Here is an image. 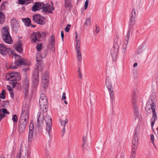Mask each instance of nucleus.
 <instances>
[{
  "label": "nucleus",
  "instance_id": "f257e3e1",
  "mask_svg": "<svg viewBox=\"0 0 158 158\" xmlns=\"http://www.w3.org/2000/svg\"><path fill=\"white\" fill-rule=\"evenodd\" d=\"M155 101V100L154 98L150 97L147 103L146 107V111L147 112H148V113H150L151 110H152V117L151 120V125L152 128L153 127L155 121L157 118V115L155 111L156 105L154 103Z\"/></svg>",
  "mask_w": 158,
  "mask_h": 158
},
{
  "label": "nucleus",
  "instance_id": "f03ea898",
  "mask_svg": "<svg viewBox=\"0 0 158 158\" xmlns=\"http://www.w3.org/2000/svg\"><path fill=\"white\" fill-rule=\"evenodd\" d=\"M9 76L8 80L10 81L9 84L11 86L7 85L6 88L9 91L11 92L17 84V81L20 80V76L19 72L11 73L10 74Z\"/></svg>",
  "mask_w": 158,
  "mask_h": 158
},
{
  "label": "nucleus",
  "instance_id": "7ed1b4c3",
  "mask_svg": "<svg viewBox=\"0 0 158 158\" xmlns=\"http://www.w3.org/2000/svg\"><path fill=\"white\" fill-rule=\"evenodd\" d=\"M1 32L2 38L4 41L8 44H11L13 43V40L10 35L8 28H3Z\"/></svg>",
  "mask_w": 158,
  "mask_h": 158
},
{
  "label": "nucleus",
  "instance_id": "20e7f679",
  "mask_svg": "<svg viewBox=\"0 0 158 158\" xmlns=\"http://www.w3.org/2000/svg\"><path fill=\"white\" fill-rule=\"evenodd\" d=\"M45 36V33L43 31L33 33L30 36L31 40L34 43L39 42L41 40V38Z\"/></svg>",
  "mask_w": 158,
  "mask_h": 158
},
{
  "label": "nucleus",
  "instance_id": "39448f33",
  "mask_svg": "<svg viewBox=\"0 0 158 158\" xmlns=\"http://www.w3.org/2000/svg\"><path fill=\"white\" fill-rule=\"evenodd\" d=\"M44 119L46 124V130L49 137L52 135V119L51 117L46 115L44 117Z\"/></svg>",
  "mask_w": 158,
  "mask_h": 158
},
{
  "label": "nucleus",
  "instance_id": "423d86ee",
  "mask_svg": "<svg viewBox=\"0 0 158 158\" xmlns=\"http://www.w3.org/2000/svg\"><path fill=\"white\" fill-rule=\"evenodd\" d=\"M42 88L44 90L48 86L49 77L48 72L47 71L45 72L43 74L42 77Z\"/></svg>",
  "mask_w": 158,
  "mask_h": 158
},
{
  "label": "nucleus",
  "instance_id": "0eeeda50",
  "mask_svg": "<svg viewBox=\"0 0 158 158\" xmlns=\"http://www.w3.org/2000/svg\"><path fill=\"white\" fill-rule=\"evenodd\" d=\"M51 5L49 4L46 3L44 4L43 2L42 11L44 12H48L49 13H52V10H54V8L53 6V4L52 2H51Z\"/></svg>",
  "mask_w": 158,
  "mask_h": 158
},
{
  "label": "nucleus",
  "instance_id": "6e6552de",
  "mask_svg": "<svg viewBox=\"0 0 158 158\" xmlns=\"http://www.w3.org/2000/svg\"><path fill=\"white\" fill-rule=\"evenodd\" d=\"M33 20L34 22L40 25L45 23V18L40 14H35L33 16Z\"/></svg>",
  "mask_w": 158,
  "mask_h": 158
},
{
  "label": "nucleus",
  "instance_id": "1a4fd4ad",
  "mask_svg": "<svg viewBox=\"0 0 158 158\" xmlns=\"http://www.w3.org/2000/svg\"><path fill=\"white\" fill-rule=\"evenodd\" d=\"M118 49V45L115 43L114 44L113 47L111 50L110 53L114 61L115 60L117 57Z\"/></svg>",
  "mask_w": 158,
  "mask_h": 158
},
{
  "label": "nucleus",
  "instance_id": "9d476101",
  "mask_svg": "<svg viewBox=\"0 0 158 158\" xmlns=\"http://www.w3.org/2000/svg\"><path fill=\"white\" fill-rule=\"evenodd\" d=\"M29 118L28 113L27 111H24L23 112L20 118L19 122L27 124L28 122Z\"/></svg>",
  "mask_w": 158,
  "mask_h": 158
},
{
  "label": "nucleus",
  "instance_id": "9b49d317",
  "mask_svg": "<svg viewBox=\"0 0 158 158\" xmlns=\"http://www.w3.org/2000/svg\"><path fill=\"white\" fill-rule=\"evenodd\" d=\"M76 48L77 52L78 59L80 62H81V55L80 48V42L79 40H77V36L76 32Z\"/></svg>",
  "mask_w": 158,
  "mask_h": 158
},
{
  "label": "nucleus",
  "instance_id": "f8f14e48",
  "mask_svg": "<svg viewBox=\"0 0 158 158\" xmlns=\"http://www.w3.org/2000/svg\"><path fill=\"white\" fill-rule=\"evenodd\" d=\"M138 133L136 130H135L134 132L132 141V148H137L138 144Z\"/></svg>",
  "mask_w": 158,
  "mask_h": 158
},
{
  "label": "nucleus",
  "instance_id": "ddd939ff",
  "mask_svg": "<svg viewBox=\"0 0 158 158\" xmlns=\"http://www.w3.org/2000/svg\"><path fill=\"white\" fill-rule=\"evenodd\" d=\"M37 125L40 127L43 125L44 115L43 113L38 112L37 114Z\"/></svg>",
  "mask_w": 158,
  "mask_h": 158
},
{
  "label": "nucleus",
  "instance_id": "4468645a",
  "mask_svg": "<svg viewBox=\"0 0 158 158\" xmlns=\"http://www.w3.org/2000/svg\"><path fill=\"white\" fill-rule=\"evenodd\" d=\"M15 64H16V65H15V66L11 65V66L10 68L13 69H16L17 68V66L20 65H26L27 62L26 60L20 58L17 60L15 62Z\"/></svg>",
  "mask_w": 158,
  "mask_h": 158
},
{
  "label": "nucleus",
  "instance_id": "2eb2a0df",
  "mask_svg": "<svg viewBox=\"0 0 158 158\" xmlns=\"http://www.w3.org/2000/svg\"><path fill=\"white\" fill-rule=\"evenodd\" d=\"M11 24L13 30L16 32L19 27L18 22L15 19L13 18L11 21Z\"/></svg>",
  "mask_w": 158,
  "mask_h": 158
},
{
  "label": "nucleus",
  "instance_id": "dca6fc26",
  "mask_svg": "<svg viewBox=\"0 0 158 158\" xmlns=\"http://www.w3.org/2000/svg\"><path fill=\"white\" fill-rule=\"evenodd\" d=\"M40 106L44 105H43L48 104L47 98L44 94H41L39 100Z\"/></svg>",
  "mask_w": 158,
  "mask_h": 158
},
{
  "label": "nucleus",
  "instance_id": "f3484780",
  "mask_svg": "<svg viewBox=\"0 0 158 158\" xmlns=\"http://www.w3.org/2000/svg\"><path fill=\"white\" fill-rule=\"evenodd\" d=\"M43 2H36L32 6L31 10L34 11L39 10L42 8Z\"/></svg>",
  "mask_w": 158,
  "mask_h": 158
},
{
  "label": "nucleus",
  "instance_id": "a211bd4d",
  "mask_svg": "<svg viewBox=\"0 0 158 158\" xmlns=\"http://www.w3.org/2000/svg\"><path fill=\"white\" fill-rule=\"evenodd\" d=\"M8 52L7 48L4 44H0V53L3 55H6Z\"/></svg>",
  "mask_w": 158,
  "mask_h": 158
},
{
  "label": "nucleus",
  "instance_id": "6ab92c4d",
  "mask_svg": "<svg viewBox=\"0 0 158 158\" xmlns=\"http://www.w3.org/2000/svg\"><path fill=\"white\" fill-rule=\"evenodd\" d=\"M29 81L27 79H25L23 82V87L24 89V93L27 94L28 91L29 87Z\"/></svg>",
  "mask_w": 158,
  "mask_h": 158
},
{
  "label": "nucleus",
  "instance_id": "aec40b11",
  "mask_svg": "<svg viewBox=\"0 0 158 158\" xmlns=\"http://www.w3.org/2000/svg\"><path fill=\"white\" fill-rule=\"evenodd\" d=\"M9 112L5 108L0 109V121L3 118L6 114H9Z\"/></svg>",
  "mask_w": 158,
  "mask_h": 158
},
{
  "label": "nucleus",
  "instance_id": "412c9836",
  "mask_svg": "<svg viewBox=\"0 0 158 158\" xmlns=\"http://www.w3.org/2000/svg\"><path fill=\"white\" fill-rule=\"evenodd\" d=\"M136 17V11L135 9H133L131 12L130 17V22L131 24H134Z\"/></svg>",
  "mask_w": 158,
  "mask_h": 158
},
{
  "label": "nucleus",
  "instance_id": "4be33fe9",
  "mask_svg": "<svg viewBox=\"0 0 158 158\" xmlns=\"http://www.w3.org/2000/svg\"><path fill=\"white\" fill-rule=\"evenodd\" d=\"M39 70L38 69H35L33 73L32 80L39 81Z\"/></svg>",
  "mask_w": 158,
  "mask_h": 158
},
{
  "label": "nucleus",
  "instance_id": "5701e85b",
  "mask_svg": "<svg viewBox=\"0 0 158 158\" xmlns=\"http://www.w3.org/2000/svg\"><path fill=\"white\" fill-rule=\"evenodd\" d=\"M19 131L20 133H23L25 131L27 124L19 122Z\"/></svg>",
  "mask_w": 158,
  "mask_h": 158
},
{
  "label": "nucleus",
  "instance_id": "b1692460",
  "mask_svg": "<svg viewBox=\"0 0 158 158\" xmlns=\"http://www.w3.org/2000/svg\"><path fill=\"white\" fill-rule=\"evenodd\" d=\"M26 154V150L23 151L21 149L19 152L18 153L16 158H25Z\"/></svg>",
  "mask_w": 158,
  "mask_h": 158
},
{
  "label": "nucleus",
  "instance_id": "393cba45",
  "mask_svg": "<svg viewBox=\"0 0 158 158\" xmlns=\"http://www.w3.org/2000/svg\"><path fill=\"white\" fill-rule=\"evenodd\" d=\"M33 127H30L29 134L28 136V141L29 142H31L33 139Z\"/></svg>",
  "mask_w": 158,
  "mask_h": 158
},
{
  "label": "nucleus",
  "instance_id": "a878e982",
  "mask_svg": "<svg viewBox=\"0 0 158 158\" xmlns=\"http://www.w3.org/2000/svg\"><path fill=\"white\" fill-rule=\"evenodd\" d=\"M22 47V44L20 42H19L17 44L15 45L14 46V48L15 50L20 53L23 52Z\"/></svg>",
  "mask_w": 158,
  "mask_h": 158
},
{
  "label": "nucleus",
  "instance_id": "bb28decb",
  "mask_svg": "<svg viewBox=\"0 0 158 158\" xmlns=\"http://www.w3.org/2000/svg\"><path fill=\"white\" fill-rule=\"evenodd\" d=\"M50 44L51 47L52 49L53 48L54 49V46H55V38L53 35H51L50 41Z\"/></svg>",
  "mask_w": 158,
  "mask_h": 158
},
{
  "label": "nucleus",
  "instance_id": "cd10ccee",
  "mask_svg": "<svg viewBox=\"0 0 158 158\" xmlns=\"http://www.w3.org/2000/svg\"><path fill=\"white\" fill-rule=\"evenodd\" d=\"M33 1V0H19V3L22 5H27Z\"/></svg>",
  "mask_w": 158,
  "mask_h": 158
},
{
  "label": "nucleus",
  "instance_id": "c85d7f7f",
  "mask_svg": "<svg viewBox=\"0 0 158 158\" xmlns=\"http://www.w3.org/2000/svg\"><path fill=\"white\" fill-rule=\"evenodd\" d=\"M46 54L45 52H44V53L42 54V53L41 54H40V55L39 53H37L36 55V60L37 61H41V58H44L46 56Z\"/></svg>",
  "mask_w": 158,
  "mask_h": 158
},
{
  "label": "nucleus",
  "instance_id": "c756f323",
  "mask_svg": "<svg viewBox=\"0 0 158 158\" xmlns=\"http://www.w3.org/2000/svg\"><path fill=\"white\" fill-rule=\"evenodd\" d=\"M25 25L29 26L31 24V22L30 19L29 18H27L22 19Z\"/></svg>",
  "mask_w": 158,
  "mask_h": 158
},
{
  "label": "nucleus",
  "instance_id": "7c9ffc66",
  "mask_svg": "<svg viewBox=\"0 0 158 158\" xmlns=\"http://www.w3.org/2000/svg\"><path fill=\"white\" fill-rule=\"evenodd\" d=\"M133 109L134 116L136 117H138L139 115V111L137 106L135 104H133Z\"/></svg>",
  "mask_w": 158,
  "mask_h": 158
},
{
  "label": "nucleus",
  "instance_id": "2f4dec72",
  "mask_svg": "<svg viewBox=\"0 0 158 158\" xmlns=\"http://www.w3.org/2000/svg\"><path fill=\"white\" fill-rule=\"evenodd\" d=\"M5 15L2 12H0V24L3 23L5 20Z\"/></svg>",
  "mask_w": 158,
  "mask_h": 158
},
{
  "label": "nucleus",
  "instance_id": "473e14b6",
  "mask_svg": "<svg viewBox=\"0 0 158 158\" xmlns=\"http://www.w3.org/2000/svg\"><path fill=\"white\" fill-rule=\"evenodd\" d=\"M48 104L43 105H44L40 106L41 109L43 112H46L48 110Z\"/></svg>",
  "mask_w": 158,
  "mask_h": 158
},
{
  "label": "nucleus",
  "instance_id": "72a5a7b5",
  "mask_svg": "<svg viewBox=\"0 0 158 158\" xmlns=\"http://www.w3.org/2000/svg\"><path fill=\"white\" fill-rule=\"evenodd\" d=\"M130 36V31L128 30L127 33V34L126 35V36L125 38L124 43H127L128 44V40L129 39Z\"/></svg>",
  "mask_w": 158,
  "mask_h": 158
},
{
  "label": "nucleus",
  "instance_id": "f704fd0d",
  "mask_svg": "<svg viewBox=\"0 0 158 158\" xmlns=\"http://www.w3.org/2000/svg\"><path fill=\"white\" fill-rule=\"evenodd\" d=\"M72 0H65L64 6L66 8L71 6V2Z\"/></svg>",
  "mask_w": 158,
  "mask_h": 158
},
{
  "label": "nucleus",
  "instance_id": "c9c22d12",
  "mask_svg": "<svg viewBox=\"0 0 158 158\" xmlns=\"http://www.w3.org/2000/svg\"><path fill=\"white\" fill-rule=\"evenodd\" d=\"M137 148H132V152L131 154L130 158H135V151Z\"/></svg>",
  "mask_w": 158,
  "mask_h": 158
},
{
  "label": "nucleus",
  "instance_id": "e433bc0d",
  "mask_svg": "<svg viewBox=\"0 0 158 158\" xmlns=\"http://www.w3.org/2000/svg\"><path fill=\"white\" fill-rule=\"evenodd\" d=\"M69 121L68 119H66L65 120H63L61 119H60V122L61 126L65 127V125L68 123Z\"/></svg>",
  "mask_w": 158,
  "mask_h": 158
},
{
  "label": "nucleus",
  "instance_id": "4c0bfd02",
  "mask_svg": "<svg viewBox=\"0 0 158 158\" xmlns=\"http://www.w3.org/2000/svg\"><path fill=\"white\" fill-rule=\"evenodd\" d=\"M106 86L109 92L113 91L112 85L110 82H109L108 84H107Z\"/></svg>",
  "mask_w": 158,
  "mask_h": 158
},
{
  "label": "nucleus",
  "instance_id": "58836bf2",
  "mask_svg": "<svg viewBox=\"0 0 158 158\" xmlns=\"http://www.w3.org/2000/svg\"><path fill=\"white\" fill-rule=\"evenodd\" d=\"M32 82L33 86L34 88H36L39 84V81L32 80Z\"/></svg>",
  "mask_w": 158,
  "mask_h": 158
},
{
  "label": "nucleus",
  "instance_id": "ea45409f",
  "mask_svg": "<svg viewBox=\"0 0 158 158\" xmlns=\"http://www.w3.org/2000/svg\"><path fill=\"white\" fill-rule=\"evenodd\" d=\"M91 20L90 18H86V21L85 23V26H89L91 24Z\"/></svg>",
  "mask_w": 158,
  "mask_h": 158
},
{
  "label": "nucleus",
  "instance_id": "a19ab883",
  "mask_svg": "<svg viewBox=\"0 0 158 158\" xmlns=\"http://www.w3.org/2000/svg\"><path fill=\"white\" fill-rule=\"evenodd\" d=\"M8 5V2H4L2 4L1 9L3 10L5 9L6 7Z\"/></svg>",
  "mask_w": 158,
  "mask_h": 158
},
{
  "label": "nucleus",
  "instance_id": "79ce46f5",
  "mask_svg": "<svg viewBox=\"0 0 158 158\" xmlns=\"http://www.w3.org/2000/svg\"><path fill=\"white\" fill-rule=\"evenodd\" d=\"M36 48L37 52H40L42 48V44H38L36 46Z\"/></svg>",
  "mask_w": 158,
  "mask_h": 158
},
{
  "label": "nucleus",
  "instance_id": "37998d69",
  "mask_svg": "<svg viewBox=\"0 0 158 158\" xmlns=\"http://www.w3.org/2000/svg\"><path fill=\"white\" fill-rule=\"evenodd\" d=\"M12 119L13 122L15 123H17V122L18 119V117L17 116V115L16 114L14 115L13 116Z\"/></svg>",
  "mask_w": 158,
  "mask_h": 158
},
{
  "label": "nucleus",
  "instance_id": "c03bdc74",
  "mask_svg": "<svg viewBox=\"0 0 158 158\" xmlns=\"http://www.w3.org/2000/svg\"><path fill=\"white\" fill-rule=\"evenodd\" d=\"M124 44L123 45V52L124 53H125L126 50V47L127 44L125 43L124 44Z\"/></svg>",
  "mask_w": 158,
  "mask_h": 158
},
{
  "label": "nucleus",
  "instance_id": "a18cd8bd",
  "mask_svg": "<svg viewBox=\"0 0 158 158\" xmlns=\"http://www.w3.org/2000/svg\"><path fill=\"white\" fill-rule=\"evenodd\" d=\"M110 99L112 101H113L114 99V90L109 92Z\"/></svg>",
  "mask_w": 158,
  "mask_h": 158
},
{
  "label": "nucleus",
  "instance_id": "49530a36",
  "mask_svg": "<svg viewBox=\"0 0 158 158\" xmlns=\"http://www.w3.org/2000/svg\"><path fill=\"white\" fill-rule=\"evenodd\" d=\"M150 138H151V140L152 141V143L154 146L155 147H156L154 143V135L153 134H151L150 135Z\"/></svg>",
  "mask_w": 158,
  "mask_h": 158
},
{
  "label": "nucleus",
  "instance_id": "de8ad7c7",
  "mask_svg": "<svg viewBox=\"0 0 158 158\" xmlns=\"http://www.w3.org/2000/svg\"><path fill=\"white\" fill-rule=\"evenodd\" d=\"M89 2V0H86L85 3V5L84 6V7L85 8V10L88 7V4Z\"/></svg>",
  "mask_w": 158,
  "mask_h": 158
},
{
  "label": "nucleus",
  "instance_id": "09e8293b",
  "mask_svg": "<svg viewBox=\"0 0 158 158\" xmlns=\"http://www.w3.org/2000/svg\"><path fill=\"white\" fill-rule=\"evenodd\" d=\"M70 27H71V25H70L69 24H68L67 25V26L66 27H65V31L66 32H69L70 30Z\"/></svg>",
  "mask_w": 158,
  "mask_h": 158
},
{
  "label": "nucleus",
  "instance_id": "8fccbe9b",
  "mask_svg": "<svg viewBox=\"0 0 158 158\" xmlns=\"http://www.w3.org/2000/svg\"><path fill=\"white\" fill-rule=\"evenodd\" d=\"M65 92H64L63 93L62 96V100H65L66 99V97L65 96Z\"/></svg>",
  "mask_w": 158,
  "mask_h": 158
},
{
  "label": "nucleus",
  "instance_id": "3c124183",
  "mask_svg": "<svg viewBox=\"0 0 158 158\" xmlns=\"http://www.w3.org/2000/svg\"><path fill=\"white\" fill-rule=\"evenodd\" d=\"M96 32L98 33L100 31V29L99 27H98L97 25L96 26Z\"/></svg>",
  "mask_w": 158,
  "mask_h": 158
},
{
  "label": "nucleus",
  "instance_id": "603ef678",
  "mask_svg": "<svg viewBox=\"0 0 158 158\" xmlns=\"http://www.w3.org/2000/svg\"><path fill=\"white\" fill-rule=\"evenodd\" d=\"M0 98L2 99H4L5 98V94H0Z\"/></svg>",
  "mask_w": 158,
  "mask_h": 158
},
{
  "label": "nucleus",
  "instance_id": "864d4df0",
  "mask_svg": "<svg viewBox=\"0 0 158 158\" xmlns=\"http://www.w3.org/2000/svg\"><path fill=\"white\" fill-rule=\"evenodd\" d=\"M85 140H86V138L85 137H83V145H85Z\"/></svg>",
  "mask_w": 158,
  "mask_h": 158
},
{
  "label": "nucleus",
  "instance_id": "5fc2aeb1",
  "mask_svg": "<svg viewBox=\"0 0 158 158\" xmlns=\"http://www.w3.org/2000/svg\"><path fill=\"white\" fill-rule=\"evenodd\" d=\"M61 37L62 38V40H63V38L64 37V34L63 31H61Z\"/></svg>",
  "mask_w": 158,
  "mask_h": 158
},
{
  "label": "nucleus",
  "instance_id": "6e6d98bb",
  "mask_svg": "<svg viewBox=\"0 0 158 158\" xmlns=\"http://www.w3.org/2000/svg\"><path fill=\"white\" fill-rule=\"evenodd\" d=\"M78 77L79 78L82 79V75L81 73H78Z\"/></svg>",
  "mask_w": 158,
  "mask_h": 158
},
{
  "label": "nucleus",
  "instance_id": "4d7b16f0",
  "mask_svg": "<svg viewBox=\"0 0 158 158\" xmlns=\"http://www.w3.org/2000/svg\"><path fill=\"white\" fill-rule=\"evenodd\" d=\"M10 97H11V98H13L14 97V96L13 93L11 91V92H10Z\"/></svg>",
  "mask_w": 158,
  "mask_h": 158
},
{
  "label": "nucleus",
  "instance_id": "13d9d810",
  "mask_svg": "<svg viewBox=\"0 0 158 158\" xmlns=\"http://www.w3.org/2000/svg\"><path fill=\"white\" fill-rule=\"evenodd\" d=\"M5 90L3 89L2 92V93L1 94H5Z\"/></svg>",
  "mask_w": 158,
  "mask_h": 158
},
{
  "label": "nucleus",
  "instance_id": "bf43d9fd",
  "mask_svg": "<svg viewBox=\"0 0 158 158\" xmlns=\"http://www.w3.org/2000/svg\"><path fill=\"white\" fill-rule=\"evenodd\" d=\"M65 131V127H64L62 129V131L64 133Z\"/></svg>",
  "mask_w": 158,
  "mask_h": 158
},
{
  "label": "nucleus",
  "instance_id": "052dcab7",
  "mask_svg": "<svg viewBox=\"0 0 158 158\" xmlns=\"http://www.w3.org/2000/svg\"><path fill=\"white\" fill-rule=\"evenodd\" d=\"M137 63H135L133 64V67H135L137 66Z\"/></svg>",
  "mask_w": 158,
  "mask_h": 158
},
{
  "label": "nucleus",
  "instance_id": "680f3d73",
  "mask_svg": "<svg viewBox=\"0 0 158 158\" xmlns=\"http://www.w3.org/2000/svg\"><path fill=\"white\" fill-rule=\"evenodd\" d=\"M45 158H51L48 155H47L45 156Z\"/></svg>",
  "mask_w": 158,
  "mask_h": 158
},
{
  "label": "nucleus",
  "instance_id": "e2e57ef3",
  "mask_svg": "<svg viewBox=\"0 0 158 158\" xmlns=\"http://www.w3.org/2000/svg\"><path fill=\"white\" fill-rule=\"evenodd\" d=\"M79 69L78 71V73H81V71L80 69V68H79Z\"/></svg>",
  "mask_w": 158,
  "mask_h": 158
},
{
  "label": "nucleus",
  "instance_id": "0e129e2a",
  "mask_svg": "<svg viewBox=\"0 0 158 158\" xmlns=\"http://www.w3.org/2000/svg\"><path fill=\"white\" fill-rule=\"evenodd\" d=\"M64 103L65 104H66V105L67 104V103H68L67 102V101H65V100L64 101Z\"/></svg>",
  "mask_w": 158,
  "mask_h": 158
},
{
  "label": "nucleus",
  "instance_id": "69168bd1",
  "mask_svg": "<svg viewBox=\"0 0 158 158\" xmlns=\"http://www.w3.org/2000/svg\"><path fill=\"white\" fill-rule=\"evenodd\" d=\"M52 50L54 52L55 50V46H54V48H53V50L52 49Z\"/></svg>",
  "mask_w": 158,
  "mask_h": 158
},
{
  "label": "nucleus",
  "instance_id": "338daca9",
  "mask_svg": "<svg viewBox=\"0 0 158 158\" xmlns=\"http://www.w3.org/2000/svg\"><path fill=\"white\" fill-rule=\"evenodd\" d=\"M137 52H138V54H139V50H137Z\"/></svg>",
  "mask_w": 158,
  "mask_h": 158
},
{
  "label": "nucleus",
  "instance_id": "774afa93",
  "mask_svg": "<svg viewBox=\"0 0 158 158\" xmlns=\"http://www.w3.org/2000/svg\"><path fill=\"white\" fill-rule=\"evenodd\" d=\"M84 145H83V143H82V147H84Z\"/></svg>",
  "mask_w": 158,
  "mask_h": 158
}]
</instances>
